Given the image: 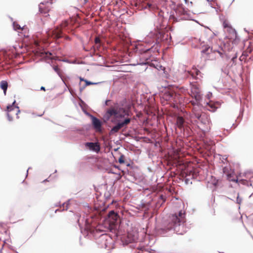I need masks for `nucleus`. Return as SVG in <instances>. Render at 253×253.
Masks as SVG:
<instances>
[{"label": "nucleus", "instance_id": "obj_40", "mask_svg": "<svg viewBox=\"0 0 253 253\" xmlns=\"http://www.w3.org/2000/svg\"><path fill=\"white\" fill-rule=\"evenodd\" d=\"M80 80H81V81H84L85 80H84V79H83V78H80Z\"/></svg>", "mask_w": 253, "mask_h": 253}, {"label": "nucleus", "instance_id": "obj_5", "mask_svg": "<svg viewBox=\"0 0 253 253\" xmlns=\"http://www.w3.org/2000/svg\"><path fill=\"white\" fill-rule=\"evenodd\" d=\"M130 119L129 118H126L122 121L119 122L116 126H113L111 131L110 133L113 134L118 132L122 128L126 127L130 122Z\"/></svg>", "mask_w": 253, "mask_h": 253}, {"label": "nucleus", "instance_id": "obj_6", "mask_svg": "<svg viewBox=\"0 0 253 253\" xmlns=\"http://www.w3.org/2000/svg\"><path fill=\"white\" fill-rule=\"evenodd\" d=\"M29 30L28 28L26 26H24L22 27V28L21 29V31H18V32L20 34H19L20 36H22L24 37L23 40V44H24L25 47H27L30 45V43H29Z\"/></svg>", "mask_w": 253, "mask_h": 253}, {"label": "nucleus", "instance_id": "obj_31", "mask_svg": "<svg viewBox=\"0 0 253 253\" xmlns=\"http://www.w3.org/2000/svg\"><path fill=\"white\" fill-rule=\"evenodd\" d=\"M84 82L85 83V86H86L87 85H89L97 84V83H92V82L88 81L87 80H85Z\"/></svg>", "mask_w": 253, "mask_h": 253}, {"label": "nucleus", "instance_id": "obj_1", "mask_svg": "<svg viewBox=\"0 0 253 253\" xmlns=\"http://www.w3.org/2000/svg\"><path fill=\"white\" fill-rule=\"evenodd\" d=\"M185 214L184 211H180L178 214L174 213L170 215L168 219L163 223L162 227L158 230L159 233L164 234L173 229L177 234H183L186 232Z\"/></svg>", "mask_w": 253, "mask_h": 253}, {"label": "nucleus", "instance_id": "obj_2", "mask_svg": "<svg viewBox=\"0 0 253 253\" xmlns=\"http://www.w3.org/2000/svg\"><path fill=\"white\" fill-rule=\"evenodd\" d=\"M130 108L123 107L119 104L116 103L107 109L106 115L108 118L114 116L116 119L124 118L126 116H129Z\"/></svg>", "mask_w": 253, "mask_h": 253}, {"label": "nucleus", "instance_id": "obj_21", "mask_svg": "<svg viewBox=\"0 0 253 253\" xmlns=\"http://www.w3.org/2000/svg\"><path fill=\"white\" fill-rule=\"evenodd\" d=\"M184 120L182 117H178L176 119V125L179 128L183 127Z\"/></svg>", "mask_w": 253, "mask_h": 253}, {"label": "nucleus", "instance_id": "obj_14", "mask_svg": "<svg viewBox=\"0 0 253 253\" xmlns=\"http://www.w3.org/2000/svg\"><path fill=\"white\" fill-rule=\"evenodd\" d=\"M118 215L113 211L109 212L108 216V220L110 225H115L118 220Z\"/></svg>", "mask_w": 253, "mask_h": 253}, {"label": "nucleus", "instance_id": "obj_32", "mask_svg": "<svg viewBox=\"0 0 253 253\" xmlns=\"http://www.w3.org/2000/svg\"><path fill=\"white\" fill-rule=\"evenodd\" d=\"M45 57H46L48 58L49 59H52L53 58V57L51 56L52 54L50 52H45Z\"/></svg>", "mask_w": 253, "mask_h": 253}, {"label": "nucleus", "instance_id": "obj_11", "mask_svg": "<svg viewBox=\"0 0 253 253\" xmlns=\"http://www.w3.org/2000/svg\"><path fill=\"white\" fill-rule=\"evenodd\" d=\"M90 117L92 120V125L94 129L97 131L100 132L101 131L102 126L101 121L92 115H91Z\"/></svg>", "mask_w": 253, "mask_h": 253}, {"label": "nucleus", "instance_id": "obj_27", "mask_svg": "<svg viewBox=\"0 0 253 253\" xmlns=\"http://www.w3.org/2000/svg\"><path fill=\"white\" fill-rule=\"evenodd\" d=\"M252 51V49L250 48H247V50L244 51L242 56L240 57V60H243L241 58L243 56H248V53H251Z\"/></svg>", "mask_w": 253, "mask_h": 253}, {"label": "nucleus", "instance_id": "obj_20", "mask_svg": "<svg viewBox=\"0 0 253 253\" xmlns=\"http://www.w3.org/2000/svg\"><path fill=\"white\" fill-rule=\"evenodd\" d=\"M104 39L103 37L100 36H97L95 38L94 42L97 45V47L101 46L102 43L104 42Z\"/></svg>", "mask_w": 253, "mask_h": 253}, {"label": "nucleus", "instance_id": "obj_3", "mask_svg": "<svg viewBox=\"0 0 253 253\" xmlns=\"http://www.w3.org/2000/svg\"><path fill=\"white\" fill-rule=\"evenodd\" d=\"M68 22L65 21L60 25V27H57L53 30L49 31L48 33V36H51L53 39H59L61 38L64 34V32H69L68 28Z\"/></svg>", "mask_w": 253, "mask_h": 253}, {"label": "nucleus", "instance_id": "obj_34", "mask_svg": "<svg viewBox=\"0 0 253 253\" xmlns=\"http://www.w3.org/2000/svg\"><path fill=\"white\" fill-rule=\"evenodd\" d=\"M185 0V3L187 4L188 6H190V5L191 6L192 5V2H191V1L189 2L188 0Z\"/></svg>", "mask_w": 253, "mask_h": 253}, {"label": "nucleus", "instance_id": "obj_7", "mask_svg": "<svg viewBox=\"0 0 253 253\" xmlns=\"http://www.w3.org/2000/svg\"><path fill=\"white\" fill-rule=\"evenodd\" d=\"M191 92L192 97L194 98L197 102L200 101L202 99V95L200 88L197 85H192Z\"/></svg>", "mask_w": 253, "mask_h": 253}, {"label": "nucleus", "instance_id": "obj_17", "mask_svg": "<svg viewBox=\"0 0 253 253\" xmlns=\"http://www.w3.org/2000/svg\"><path fill=\"white\" fill-rule=\"evenodd\" d=\"M189 11V10L188 9V8H185L182 4L178 5L176 10V13L183 15H188Z\"/></svg>", "mask_w": 253, "mask_h": 253}, {"label": "nucleus", "instance_id": "obj_29", "mask_svg": "<svg viewBox=\"0 0 253 253\" xmlns=\"http://www.w3.org/2000/svg\"><path fill=\"white\" fill-rule=\"evenodd\" d=\"M118 161L120 164H124L125 163V157L123 155H121Z\"/></svg>", "mask_w": 253, "mask_h": 253}, {"label": "nucleus", "instance_id": "obj_16", "mask_svg": "<svg viewBox=\"0 0 253 253\" xmlns=\"http://www.w3.org/2000/svg\"><path fill=\"white\" fill-rule=\"evenodd\" d=\"M85 146L91 150L98 152L100 150V146L98 143L86 142Z\"/></svg>", "mask_w": 253, "mask_h": 253}, {"label": "nucleus", "instance_id": "obj_10", "mask_svg": "<svg viewBox=\"0 0 253 253\" xmlns=\"http://www.w3.org/2000/svg\"><path fill=\"white\" fill-rule=\"evenodd\" d=\"M204 113L202 112L201 105H197L193 108L192 117H194L197 119H200V117Z\"/></svg>", "mask_w": 253, "mask_h": 253}, {"label": "nucleus", "instance_id": "obj_25", "mask_svg": "<svg viewBox=\"0 0 253 253\" xmlns=\"http://www.w3.org/2000/svg\"><path fill=\"white\" fill-rule=\"evenodd\" d=\"M222 25L224 29L227 28L231 26L228 20L225 19L223 21Z\"/></svg>", "mask_w": 253, "mask_h": 253}, {"label": "nucleus", "instance_id": "obj_22", "mask_svg": "<svg viewBox=\"0 0 253 253\" xmlns=\"http://www.w3.org/2000/svg\"><path fill=\"white\" fill-rule=\"evenodd\" d=\"M0 87L3 90L4 95H6L7 88L8 87V83L5 81H2L0 83Z\"/></svg>", "mask_w": 253, "mask_h": 253}, {"label": "nucleus", "instance_id": "obj_41", "mask_svg": "<svg viewBox=\"0 0 253 253\" xmlns=\"http://www.w3.org/2000/svg\"><path fill=\"white\" fill-rule=\"evenodd\" d=\"M85 2H86L87 1V0H84Z\"/></svg>", "mask_w": 253, "mask_h": 253}, {"label": "nucleus", "instance_id": "obj_12", "mask_svg": "<svg viewBox=\"0 0 253 253\" xmlns=\"http://www.w3.org/2000/svg\"><path fill=\"white\" fill-rule=\"evenodd\" d=\"M245 179H241L239 181H238V179H232V181L236 182H239L243 184H246L247 183L248 181H250V182L253 181V173L251 172H247L245 173Z\"/></svg>", "mask_w": 253, "mask_h": 253}, {"label": "nucleus", "instance_id": "obj_26", "mask_svg": "<svg viewBox=\"0 0 253 253\" xmlns=\"http://www.w3.org/2000/svg\"><path fill=\"white\" fill-rule=\"evenodd\" d=\"M13 28L16 31H17V30H20V31H21V29L22 28V27H21L18 24L17 22H14L13 23Z\"/></svg>", "mask_w": 253, "mask_h": 253}, {"label": "nucleus", "instance_id": "obj_39", "mask_svg": "<svg viewBox=\"0 0 253 253\" xmlns=\"http://www.w3.org/2000/svg\"><path fill=\"white\" fill-rule=\"evenodd\" d=\"M58 67H55L54 68V70H55V71H57V70H58Z\"/></svg>", "mask_w": 253, "mask_h": 253}, {"label": "nucleus", "instance_id": "obj_9", "mask_svg": "<svg viewBox=\"0 0 253 253\" xmlns=\"http://www.w3.org/2000/svg\"><path fill=\"white\" fill-rule=\"evenodd\" d=\"M202 56L208 59L215 58V51H212V48H205L202 51Z\"/></svg>", "mask_w": 253, "mask_h": 253}, {"label": "nucleus", "instance_id": "obj_23", "mask_svg": "<svg viewBox=\"0 0 253 253\" xmlns=\"http://www.w3.org/2000/svg\"><path fill=\"white\" fill-rule=\"evenodd\" d=\"M157 37L158 39H160V41H163L164 39H167V37H165V33H164V31L162 30L159 31Z\"/></svg>", "mask_w": 253, "mask_h": 253}, {"label": "nucleus", "instance_id": "obj_35", "mask_svg": "<svg viewBox=\"0 0 253 253\" xmlns=\"http://www.w3.org/2000/svg\"><path fill=\"white\" fill-rule=\"evenodd\" d=\"M34 42V41H32L31 42ZM34 42H35V44L36 46H40V44H39L38 42L34 41Z\"/></svg>", "mask_w": 253, "mask_h": 253}, {"label": "nucleus", "instance_id": "obj_38", "mask_svg": "<svg viewBox=\"0 0 253 253\" xmlns=\"http://www.w3.org/2000/svg\"><path fill=\"white\" fill-rule=\"evenodd\" d=\"M149 50V49H148L144 51L143 52L146 53V52H148Z\"/></svg>", "mask_w": 253, "mask_h": 253}, {"label": "nucleus", "instance_id": "obj_28", "mask_svg": "<svg viewBox=\"0 0 253 253\" xmlns=\"http://www.w3.org/2000/svg\"><path fill=\"white\" fill-rule=\"evenodd\" d=\"M246 44H249L247 47H253V41L250 40L246 42Z\"/></svg>", "mask_w": 253, "mask_h": 253}, {"label": "nucleus", "instance_id": "obj_19", "mask_svg": "<svg viewBox=\"0 0 253 253\" xmlns=\"http://www.w3.org/2000/svg\"><path fill=\"white\" fill-rule=\"evenodd\" d=\"M190 74L191 75L193 78L195 79H199V78L197 77L199 75L202 77V76H201L200 71L196 68H193L192 70L190 71Z\"/></svg>", "mask_w": 253, "mask_h": 253}, {"label": "nucleus", "instance_id": "obj_36", "mask_svg": "<svg viewBox=\"0 0 253 253\" xmlns=\"http://www.w3.org/2000/svg\"><path fill=\"white\" fill-rule=\"evenodd\" d=\"M68 205V204H67V203L63 204V208H65L66 207V209L67 210L68 209V207H67Z\"/></svg>", "mask_w": 253, "mask_h": 253}, {"label": "nucleus", "instance_id": "obj_43", "mask_svg": "<svg viewBox=\"0 0 253 253\" xmlns=\"http://www.w3.org/2000/svg\"><path fill=\"white\" fill-rule=\"evenodd\" d=\"M208 1H209V0H207Z\"/></svg>", "mask_w": 253, "mask_h": 253}, {"label": "nucleus", "instance_id": "obj_37", "mask_svg": "<svg viewBox=\"0 0 253 253\" xmlns=\"http://www.w3.org/2000/svg\"><path fill=\"white\" fill-rule=\"evenodd\" d=\"M41 90H44V91H45V87H43V86H42V87H41Z\"/></svg>", "mask_w": 253, "mask_h": 253}, {"label": "nucleus", "instance_id": "obj_4", "mask_svg": "<svg viewBox=\"0 0 253 253\" xmlns=\"http://www.w3.org/2000/svg\"><path fill=\"white\" fill-rule=\"evenodd\" d=\"M15 103V101H14L11 105H9L7 106V117L8 118V120L10 121H12L13 117L14 116H16L17 119L19 118L18 116V114L20 113L19 108L18 106H16L14 105Z\"/></svg>", "mask_w": 253, "mask_h": 253}, {"label": "nucleus", "instance_id": "obj_24", "mask_svg": "<svg viewBox=\"0 0 253 253\" xmlns=\"http://www.w3.org/2000/svg\"><path fill=\"white\" fill-rule=\"evenodd\" d=\"M207 108L208 110L211 112L215 111L216 109L214 104L211 102L207 103Z\"/></svg>", "mask_w": 253, "mask_h": 253}, {"label": "nucleus", "instance_id": "obj_13", "mask_svg": "<svg viewBox=\"0 0 253 253\" xmlns=\"http://www.w3.org/2000/svg\"><path fill=\"white\" fill-rule=\"evenodd\" d=\"M176 93L172 90L166 91L164 94V98L170 101H176Z\"/></svg>", "mask_w": 253, "mask_h": 253}, {"label": "nucleus", "instance_id": "obj_30", "mask_svg": "<svg viewBox=\"0 0 253 253\" xmlns=\"http://www.w3.org/2000/svg\"><path fill=\"white\" fill-rule=\"evenodd\" d=\"M190 102L193 106V107L197 105H200V103H199L200 101L197 102L196 100H195V101H190Z\"/></svg>", "mask_w": 253, "mask_h": 253}, {"label": "nucleus", "instance_id": "obj_18", "mask_svg": "<svg viewBox=\"0 0 253 253\" xmlns=\"http://www.w3.org/2000/svg\"><path fill=\"white\" fill-rule=\"evenodd\" d=\"M39 11L42 14H46L49 11V7L48 5H45L43 3L41 2L39 4Z\"/></svg>", "mask_w": 253, "mask_h": 253}, {"label": "nucleus", "instance_id": "obj_42", "mask_svg": "<svg viewBox=\"0 0 253 253\" xmlns=\"http://www.w3.org/2000/svg\"><path fill=\"white\" fill-rule=\"evenodd\" d=\"M23 46H24V45H22L20 47H21V48H22V47H23Z\"/></svg>", "mask_w": 253, "mask_h": 253}, {"label": "nucleus", "instance_id": "obj_33", "mask_svg": "<svg viewBox=\"0 0 253 253\" xmlns=\"http://www.w3.org/2000/svg\"><path fill=\"white\" fill-rule=\"evenodd\" d=\"M242 199L239 197V194H238V196L237 197L236 202L238 204H241L242 203Z\"/></svg>", "mask_w": 253, "mask_h": 253}, {"label": "nucleus", "instance_id": "obj_15", "mask_svg": "<svg viewBox=\"0 0 253 253\" xmlns=\"http://www.w3.org/2000/svg\"><path fill=\"white\" fill-rule=\"evenodd\" d=\"M225 32H226L228 34L227 37L229 39H234L236 38V32L235 30L232 27V26L226 28L224 29Z\"/></svg>", "mask_w": 253, "mask_h": 253}, {"label": "nucleus", "instance_id": "obj_8", "mask_svg": "<svg viewBox=\"0 0 253 253\" xmlns=\"http://www.w3.org/2000/svg\"><path fill=\"white\" fill-rule=\"evenodd\" d=\"M202 124L207 127V130H210L211 127V122L210 120V117L209 115L204 113L200 117V119H198Z\"/></svg>", "mask_w": 253, "mask_h": 253}]
</instances>
